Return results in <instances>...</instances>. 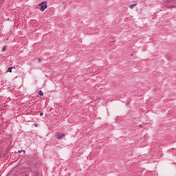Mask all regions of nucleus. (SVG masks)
Returning a JSON list of instances; mask_svg holds the SVG:
<instances>
[{
    "instance_id": "1",
    "label": "nucleus",
    "mask_w": 176,
    "mask_h": 176,
    "mask_svg": "<svg viewBox=\"0 0 176 176\" xmlns=\"http://www.w3.org/2000/svg\"><path fill=\"white\" fill-rule=\"evenodd\" d=\"M164 6L166 8H175V0H167L164 3Z\"/></svg>"
},
{
    "instance_id": "2",
    "label": "nucleus",
    "mask_w": 176,
    "mask_h": 176,
    "mask_svg": "<svg viewBox=\"0 0 176 176\" xmlns=\"http://www.w3.org/2000/svg\"><path fill=\"white\" fill-rule=\"evenodd\" d=\"M38 6H41L40 10L41 12H45V10L47 9V2H41L40 4H38Z\"/></svg>"
},
{
    "instance_id": "3",
    "label": "nucleus",
    "mask_w": 176,
    "mask_h": 176,
    "mask_svg": "<svg viewBox=\"0 0 176 176\" xmlns=\"http://www.w3.org/2000/svg\"><path fill=\"white\" fill-rule=\"evenodd\" d=\"M64 135H65V134H64V133L58 132L56 133L55 137L57 140H60V139L63 138V137H64Z\"/></svg>"
},
{
    "instance_id": "4",
    "label": "nucleus",
    "mask_w": 176,
    "mask_h": 176,
    "mask_svg": "<svg viewBox=\"0 0 176 176\" xmlns=\"http://www.w3.org/2000/svg\"><path fill=\"white\" fill-rule=\"evenodd\" d=\"M38 94H39L40 96H43V91H42V90H39V91H38Z\"/></svg>"
},
{
    "instance_id": "5",
    "label": "nucleus",
    "mask_w": 176,
    "mask_h": 176,
    "mask_svg": "<svg viewBox=\"0 0 176 176\" xmlns=\"http://www.w3.org/2000/svg\"><path fill=\"white\" fill-rule=\"evenodd\" d=\"M12 69H13V67H8L7 72H12Z\"/></svg>"
},
{
    "instance_id": "6",
    "label": "nucleus",
    "mask_w": 176,
    "mask_h": 176,
    "mask_svg": "<svg viewBox=\"0 0 176 176\" xmlns=\"http://www.w3.org/2000/svg\"><path fill=\"white\" fill-rule=\"evenodd\" d=\"M134 6H136V5H135V4H131V5L130 6V8H131V9H133V8H134Z\"/></svg>"
},
{
    "instance_id": "7",
    "label": "nucleus",
    "mask_w": 176,
    "mask_h": 176,
    "mask_svg": "<svg viewBox=\"0 0 176 176\" xmlns=\"http://www.w3.org/2000/svg\"><path fill=\"white\" fill-rule=\"evenodd\" d=\"M6 46H4L2 49L3 52H6Z\"/></svg>"
},
{
    "instance_id": "8",
    "label": "nucleus",
    "mask_w": 176,
    "mask_h": 176,
    "mask_svg": "<svg viewBox=\"0 0 176 176\" xmlns=\"http://www.w3.org/2000/svg\"><path fill=\"white\" fill-rule=\"evenodd\" d=\"M40 116H43V112L40 113Z\"/></svg>"
},
{
    "instance_id": "9",
    "label": "nucleus",
    "mask_w": 176,
    "mask_h": 176,
    "mask_svg": "<svg viewBox=\"0 0 176 176\" xmlns=\"http://www.w3.org/2000/svg\"><path fill=\"white\" fill-rule=\"evenodd\" d=\"M18 152H19V153H21V151H19Z\"/></svg>"
}]
</instances>
